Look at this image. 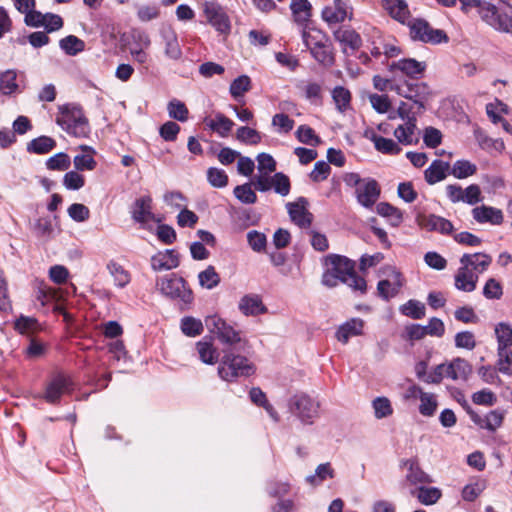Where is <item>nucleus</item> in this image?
<instances>
[{"instance_id":"13d9d810","label":"nucleus","mask_w":512,"mask_h":512,"mask_svg":"<svg viewBox=\"0 0 512 512\" xmlns=\"http://www.w3.org/2000/svg\"><path fill=\"white\" fill-rule=\"evenodd\" d=\"M27 40L34 48H41L50 42V38L46 31L33 32L27 38L24 36L18 37L15 42L20 45H25Z\"/></svg>"},{"instance_id":"864d4df0","label":"nucleus","mask_w":512,"mask_h":512,"mask_svg":"<svg viewBox=\"0 0 512 512\" xmlns=\"http://www.w3.org/2000/svg\"><path fill=\"white\" fill-rule=\"evenodd\" d=\"M203 324L201 320L191 316H186L181 319V331L184 335L189 337H196L203 332Z\"/></svg>"},{"instance_id":"cd10ccee","label":"nucleus","mask_w":512,"mask_h":512,"mask_svg":"<svg viewBox=\"0 0 512 512\" xmlns=\"http://www.w3.org/2000/svg\"><path fill=\"white\" fill-rule=\"evenodd\" d=\"M408 87L409 91L405 94V98L412 100L418 106V112L424 110V103L430 94L428 85L424 82L408 81Z\"/></svg>"},{"instance_id":"09e8293b","label":"nucleus","mask_w":512,"mask_h":512,"mask_svg":"<svg viewBox=\"0 0 512 512\" xmlns=\"http://www.w3.org/2000/svg\"><path fill=\"white\" fill-rule=\"evenodd\" d=\"M199 284L206 289H213L219 285L221 279L216 272L215 267L209 265L205 270L198 274Z\"/></svg>"},{"instance_id":"338daca9","label":"nucleus","mask_w":512,"mask_h":512,"mask_svg":"<svg viewBox=\"0 0 512 512\" xmlns=\"http://www.w3.org/2000/svg\"><path fill=\"white\" fill-rule=\"evenodd\" d=\"M272 187L281 196L288 195L291 189L289 177L282 172L275 173L272 177Z\"/></svg>"},{"instance_id":"58836bf2","label":"nucleus","mask_w":512,"mask_h":512,"mask_svg":"<svg viewBox=\"0 0 512 512\" xmlns=\"http://www.w3.org/2000/svg\"><path fill=\"white\" fill-rule=\"evenodd\" d=\"M412 495L416 496L419 502L424 505H433L441 498L442 493L436 487L420 486L412 491Z\"/></svg>"},{"instance_id":"f3484780","label":"nucleus","mask_w":512,"mask_h":512,"mask_svg":"<svg viewBox=\"0 0 512 512\" xmlns=\"http://www.w3.org/2000/svg\"><path fill=\"white\" fill-rule=\"evenodd\" d=\"M381 193L380 186L375 179L366 178L361 186L355 190L359 204L365 208H372Z\"/></svg>"},{"instance_id":"79ce46f5","label":"nucleus","mask_w":512,"mask_h":512,"mask_svg":"<svg viewBox=\"0 0 512 512\" xmlns=\"http://www.w3.org/2000/svg\"><path fill=\"white\" fill-rule=\"evenodd\" d=\"M60 48L69 56H75L84 51L85 42L75 35H68L59 41Z\"/></svg>"},{"instance_id":"412c9836","label":"nucleus","mask_w":512,"mask_h":512,"mask_svg":"<svg viewBox=\"0 0 512 512\" xmlns=\"http://www.w3.org/2000/svg\"><path fill=\"white\" fill-rule=\"evenodd\" d=\"M348 4L345 0H334L333 6H327L322 10V18L328 24H338L348 17L352 18V11L348 15Z\"/></svg>"},{"instance_id":"680f3d73","label":"nucleus","mask_w":512,"mask_h":512,"mask_svg":"<svg viewBox=\"0 0 512 512\" xmlns=\"http://www.w3.org/2000/svg\"><path fill=\"white\" fill-rule=\"evenodd\" d=\"M497 354H498V361H497L498 371L505 375L511 376L512 375V351L509 348L503 349V350L497 349Z\"/></svg>"},{"instance_id":"72a5a7b5","label":"nucleus","mask_w":512,"mask_h":512,"mask_svg":"<svg viewBox=\"0 0 512 512\" xmlns=\"http://www.w3.org/2000/svg\"><path fill=\"white\" fill-rule=\"evenodd\" d=\"M333 36L335 40L344 46H348L352 50H358L362 45V38L359 33L353 29H337Z\"/></svg>"},{"instance_id":"f257e3e1","label":"nucleus","mask_w":512,"mask_h":512,"mask_svg":"<svg viewBox=\"0 0 512 512\" xmlns=\"http://www.w3.org/2000/svg\"><path fill=\"white\" fill-rule=\"evenodd\" d=\"M327 270L322 275V284L332 288L342 282L354 291L364 294L367 290L366 280L355 271V262L346 256L329 254L325 258Z\"/></svg>"},{"instance_id":"b1692460","label":"nucleus","mask_w":512,"mask_h":512,"mask_svg":"<svg viewBox=\"0 0 512 512\" xmlns=\"http://www.w3.org/2000/svg\"><path fill=\"white\" fill-rule=\"evenodd\" d=\"M472 215L478 223L500 225L504 221L503 212L495 207L482 205L472 209Z\"/></svg>"},{"instance_id":"6e6d98bb","label":"nucleus","mask_w":512,"mask_h":512,"mask_svg":"<svg viewBox=\"0 0 512 512\" xmlns=\"http://www.w3.org/2000/svg\"><path fill=\"white\" fill-rule=\"evenodd\" d=\"M332 98L340 112H344L350 106L351 93L343 86H336L332 90Z\"/></svg>"},{"instance_id":"1a4fd4ad","label":"nucleus","mask_w":512,"mask_h":512,"mask_svg":"<svg viewBox=\"0 0 512 512\" xmlns=\"http://www.w3.org/2000/svg\"><path fill=\"white\" fill-rule=\"evenodd\" d=\"M73 391L72 378L63 372H58L47 383L43 398L47 403L55 405L60 402L64 394H71Z\"/></svg>"},{"instance_id":"e433bc0d","label":"nucleus","mask_w":512,"mask_h":512,"mask_svg":"<svg viewBox=\"0 0 512 512\" xmlns=\"http://www.w3.org/2000/svg\"><path fill=\"white\" fill-rule=\"evenodd\" d=\"M413 389L418 390L419 393V398L421 401L419 405L420 414L426 417L433 416L438 406L434 394L424 392L421 387H414Z\"/></svg>"},{"instance_id":"bf43d9fd","label":"nucleus","mask_w":512,"mask_h":512,"mask_svg":"<svg viewBox=\"0 0 512 512\" xmlns=\"http://www.w3.org/2000/svg\"><path fill=\"white\" fill-rule=\"evenodd\" d=\"M372 406L377 419H383L393 414V408L387 397H377L373 400Z\"/></svg>"},{"instance_id":"bb28decb","label":"nucleus","mask_w":512,"mask_h":512,"mask_svg":"<svg viewBox=\"0 0 512 512\" xmlns=\"http://www.w3.org/2000/svg\"><path fill=\"white\" fill-rule=\"evenodd\" d=\"M471 373V364L461 357H456L447 364V378L452 380L466 381Z\"/></svg>"},{"instance_id":"a211bd4d","label":"nucleus","mask_w":512,"mask_h":512,"mask_svg":"<svg viewBox=\"0 0 512 512\" xmlns=\"http://www.w3.org/2000/svg\"><path fill=\"white\" fill-rule=\"evenodd\" d=\"M150 262L155 272L172 270L180 265V254L175 249L158 251L151 257Z\"/></svg>"},{"instance_id":"7ed1b4c3","label":"nucleus","mask_w":512,"mask_h":512,"mask_svg":"<svg viewBox=\"0 0 512 512\" xmlns=\"http://www.w3.org/2000/svg\"><path fill=\"white\" fill-rule=\"evenodd\" d=\"M240 351L232 348L223 350L218 366V375L222 380L233 382L239 377H249L255 373V366L247 357L237 353Z\"/></svg>"},{"instance_id":"37998d69","label":"nucleus","mask_w":512,"mask_h":512,"mask_svg":"<svg viewBox=\"0 0 512 512\" xmlns=\"http://www.w3.org/2000/svg\"><path fill=\"white\" fill-rule=\"evenodd\" d=\"M416 122L417 118H412L409 120V122H405L404 125H399L395 129L394 136L400 143L404 145H410L413 143L412 137L416 129Z\"/></svg>"},{"instance_id":"c9c22d12","label":"nucleus","mask_w":512,"mask_h":512,"mask_svg":"<svg viewBox=\"0 0 512 512\" xmlns=\"http://www.w3.org/2000/svg\"><path fill=\"white\" fill-rule=\"evenodd\" d=\"M206 125L221 137H226L234 126V122L222 113H217L215 119H205Z\"/></svg>"},{"instance_id":"aec40b11","label":"nucleus","mask_w":512,"mask_h":512,"mask_svg":"<svg viewBox=\"0 0 512 512\" xmlns=\"http://www.w3.org/2000/svg\"><path fill=\"white\" fill-rule=\"evenodd\" d=\"M308 50L319 64L325 67L335 64L334 48L329 38L325 41L315 42Z\"/></svg>"},{"instance_id":"c03bdc74","label":"nucleus","mask_w":512,"mask_h":512,"mask_svg":"<svg viewBox=\"0 0 512 512\" xmlns=\"http://www.w3.org/2000/svg\"><path fill=\"white\" fill-rule=\"evenodd\" d=\"M334 477L335 471L331 467V464L327 462L318 465L315 470V474L306 477V482L313 486H317L320 485L326 479H332Z\"/></svg>"},{"instance_id":"69168bd1","label":"nucleus","mask_w":512,"mask_h":512,"mask_svg":"<svg viewBox=\"0 0 512 512\" xmlns=\"http://www.w3.org/2000/svg\"><path fill=\"white\" fill-rule=\"evenodd\" d=\"M475 136H476L479 146L482 149H485V150L494 149L498 152H501L505 148L504 142L502 140L492 139V138L488 137L482 131H476Z\"/></svg>"},{"instance_id":"4d7b16f0","label":"nucleus","mask_w":512,"mask_h":512,"mask_svg":"<svg viewBox=\"0 0 512 512\" xmlns=\"http://www.w3.org/2000/svg\"><path fill=\"white\" fill-rule=\"evenodd\" d=\"M71 165L68 154L59 152L46 160V167L52 171H65Z\"/></svg>"},{"instance_id":"c85d7f7f","label":"nucleus","mask_w":512,"mask_h":512,"mask_svg":"<svg viewBox=\"0 0 512 512\" xmlns=\"http://www.w3.org/2000/svg\"><path fill=\"white\" fill-rule=\"evenodd\" d=\"M384 6L388 10L390 16L400 22L401 24L407 25L410 20V11L405 0H383Z\"/></svg>"},{"instance_id":"c756f323","label":"nucleus","mask_w":512,"mask_h":512,"mask_svg":"<svg viewBox=\"0 0 512 512\" xmlns=\"http://www.w3.org/2000/svg\"><path fill=\"white\" fill-rule=\"evenodd\" d=\"M161 37L165 43V55L172 60H179L182 57V50L175 31L164 29L161 31Z\"/></svg>"},{"instance_id":"603ef678","label":"nucleus","mask_w":512,"mask_h":512,"mask_svg":"<svg viewBox=\"0 0 512 512\" xmlns=\"http://www.w3.org/2000/svg\"><path fill=\"white\" fill-rule=\"evenodd\" d=\"M251 89V79L247 75H241L235 78L230 84V94L233 98L243 97Z\"/></svg>"},{"instance_id":"f8f14e48","label":"nucleus","mask_w":512,"mask_h":512,"mask_svg":"<svg viewBox=\"0 0 512 512\" xmlns=\"http://www.w3.org/2000/svg\"><path fill=\"white\" fill-rule=\"evenodd\" d=\"M308 204L305 197H299L295 202L286 204L291 220L300 228H309L313 222V214L307 209Z\"/></svg>"},{"instance_id":"f03ea898","label":"nucleus","mask_w":512,"mask_h":512,"mask_svg":"<svg viewBox=\"0 0 512 512\" xmlns=\"http://www.w3.org/2000/svg\"><path fill=\"white\" fill-rule=\"evenodd\" d=\"M155 285L164 297L177 301L181 311L190 309L194 303V293L188 282L176 273L157 277Z\"/></svg>"},{"instance_id":"423d86ee","label":"nucleus","mask_w":512,"mask_h":512,"mask_svg":"<svg viewBox=\"0 0 512 512\" xmlns=\"http://www.w3.org/2000/svg\"><path fill=\"white\" fill-rule=\"evenodd\" d=\"M61 117H58L56 123L69 135L74 137H86L89 133L88 119L83 114L81 108L69 110L68 107H60Z\"/></svg>"},{"instance_id":"2f4dec72","label":"nucleus","mask_w":512,"mask_h":512,"mask_svg":"<svg viewBox=\"0 0 512 512\" xmlns=\"http://www.w3.org/2000/svg\"><path fill=\"white\" fill-rule=\"evenodd\" d=\"M56 145L57 143L52 137L42 135L28 142L26 150L31 154L43 155L51 152Z\"/></svg>"},{"instance_id":"a18cd8bd","label":"nucleus","mask_w":512,"mask_h":512,"mask_svg":"<svg viewBox=\"0 0 512 512\" xmlns=\"http://www.w3.org/2000/svg\"><path fill=\"white\" fill-rule=\"evenodd\" d=\"M169 117L180 122H186L189 118V110L184 102L172 99L167 105Z\"/></svg>"},{"instance_id":"ddd939ff","label":"nucleus","mask_w":512,"mask_h":512,"mask_svg":"<svg viewBox=\"0 0 512 512\" xmlns=\"http://www.w3.org/2000/svg\"><path fill=\"white\" fill-rule=\"evenodd\" d=\"M463 408L470 416L473 423L482 429L493 432L502 425L504 415L498 410L490 411L487 415L481 417L470 407L466 400H463Z\"/></svg>"},{"instance_id":"052dcab7","label":"nucleus","mask_w":512,"mask_h":512,"mask_svg":"<svg viewBox=\"0 0 512 512\" xmlns=\"http://www.w3.org/2000/svg\"><path fill=\"white\" fill-rule=\"evenodd\" d=\"M233 192L235 197L244 204H254L257 201V195L252 190L250 183L236 186Z\"/></svg>"},{"instance_id":"5fc2aeb1","label":"nucleus","mask_w":512,"mask_h":512,"mask_svg":"<svg viewBox=\"0 0 512 512\" xmlns=\"http://www.w3.org/2000/svg\"><path fill=\"white\" fill-rule=\"evenodd\" d=\"M296 137L299 142L310 146H318L322 142L321 138L308 125H300L296 131Z\"/></svg>"},{"instance_id":"de8ad7c7","label":"nucleus","mask_w":512,"mask_h":512,"mask_svg":"<svg viewBox=\"0 0 512 512\" xmlns=\"http://www.w3.org/2000/svg\"><path fill=\"white\" fill-rule=\"evenodd\" d=\"M476 172L477 167L475 164L468 160H457L453 164L450 174H452L457 179H465L474 175Z\"/></svg>"},{"instance_id":"a878e982","label":"nucleus","mask_w":512,"mask_h":512,"mask_svg":"<svg viewBox=\"0 0 512 512\" xmlns=\"http://www.w3.org/2000/svg\"><path fill=\"white\" fill-rule=\"evenodd\" d=\"M238 308L245 316H257L267 312L266 306L257 294L244 295L239 301Z\"/></svg>"},{"instance_id":"4be33fe9","label":"nucleus","mask_w":512,"mask_h":512,"mask_svg":"<svg viewBox=\"0 0 512 512\" xmlns=\"http://www.w3.org/2000/svg\"><path fill=\"white\" fill-rule=\"evenodd\" d=\"M364 325L361 318H351L338 327L335 337L342 344H347L350 338L363 334Z\"/></svg>"},{"instance_id":"9d476101","label":"nucleus","mask_w":512,"mask_h":512,"mask_svg":"<svg viewBox=\"0 0 512 512\" xmlns=\"http://www.w3.org/2000/svg\"><path fill=\"white\" fill-rule=\"evenodd\" d=\"M25 73L15 69L0 72V94L6 97H16L26 88Z\"/></svg>"},{"instance_id":"ea45409f","label":"nucleus","mask_w":512,"mask_h":512,"mask_svg":"<svg viewBox=\"0 0 512 512\" xmlns=\"http://www.w3.org/2000/svg\"><path fill=\"white\" fill-rule=\"evenodd\" d=\"M290 9L295 22L308 21L312 16V6L308 0H291Z\"/></svg>"},{"instance_id":"774afa93","label":"nucleus","mask_w":512,"mask_h":512,"mask_svg":"<svg viewBox=\"0 0 512 512\" xmlns=\"http://www.w3.org/2000/svg\"><path fill=\"white\" fill-rule=\"evenodd\" d=\"M483 295L487 299L498 300L503 295V287L501 283L494 279L489 278L483 288Z\"/></svg>"},{"instance_id":"5701e85b","label":"nucleus","mask_w":512,"mask_h":512,"mask_svg":"<svg viewBox=\"0 0 512 512\" xmlns=\"http://www.w3.org/2000/svg\"><path fill=\"white\" fill-rule=\"evenodd\" d=\"M401 466L407 468L406 480L412 484H430L432 483L431 477L424 472L417 458H410L401 461Z\"/></svg>"},{"instance_id":"0e129e2a","label":"nucleus","mask_w":512,"mask_h":512,"mask_svg":"<svg viewBox=\"0 0 512 512\" xmlns=\"http://www.w3.org/2000/svg\"><path fill=\"white\" fill-rule=\"evenodd\" d=\"M247 242L253 251L260 253L266 249L267 238L264 233L251 230L247 233Z\"/></svg>"},{"instance_id":"2eb2a0df","label":"nucleus","mask_w":512,"mask_h":512,"mask_svg":"<svg viewBox=\"0 0 512 512\" xmlns=\"http://www.w3.org/2000/svg\"><path fill=\"white\" fill-rule=\"evenodd\" d=\"M204 13L208 22L220 33L226 34L230 31L231 25L227 14L222 7L213 2H206Z\"/></svg>"},{"instance_id":"3c124183","label":"nucleus","mask_w":512,"mask_h":512,"mask_svg":"<svg viewBox=\"0 0 512 512\" xmlns=\"http://www.w3.org/2000/svg\"><path fill=\"white\" fill-rule=\"evenodd\" d=\"M107 269L111 273V275L114 277L115 284L120 287L124 288L129 282H130V274L127 270L123 268L122 265L115 261H110L107 264Z\"/></svg>"},{"instance_id":"6ab92c4d","label":"nucleus","mask_w":512,"mask_h":512,"mask_svg":"<svg viewBox=\"0 0 512 512\" xmlns=\"http://www.w3.org/2000/svg\"><path fill=\"white\" fill-rule=\"evenodd\" d=\"M426 70V63L417 61L414 58H403L393 61L389 65V71H400L411 79H418Z\"/></svg>"},{"instance_id":"393cba45","label":"nucleus","mask_w":512,"mask_h":512,"mask_svg":"<svg viewBox=\"0 0 512 512\" xmlns=\"http://www.w3.org/2000/svg\"><path fill=\"white\" fill-rule=\"evenodd\" d=\"M364 136L370 139L375 146V149L386 155H398L402 148L390 138L377 135L373 130L368 129L365 131Z\"/></svg>"},{"instance_id":"4c0bfd02","label":"nucleus","mask_w":512,"mask_h":512,"mask_svg":"<svg viewBox=\"0 0 512 512\" xmlns=\"http://www.w3.org/2000/svg\"><path fill=\"white\" fill-rule=\"evenodd\" d=\"M462 256H468L469 269L475 271V274L485 272L492 263V257L483 252H477L474 254H463Z\"/></svg>"},{"instance_id":"f704fd0d","label":"nucleus","mask_w":512,"mask_h":512,"mask_svg":"<svg viewBox=\"0 0 512 512\" xmlns=\"http://www.w3.org/2000/svg\"><path fill=\"white\" fill-rule=\"evenodd\" d=\"M377 213L389 220L393 227H398L403 222V212L388 202H380L376 206Z\"/></svg>"},{"instance_id":"0eeeda50","label":"nucleus","mask_w":512,"mask_h":512,"mask_svg":"<svg viewBox=\"0 0 512 512\" xmlns=\"http://www.w3.org/2000/svg\"><path fill=\"white\" fill-rule=\"evenodd\" d=\"M288 407L303 424H312L318 416L319 403L305 393L295 394L289 399Z\"/></svg>"},{"instance_id":"49530a36","label":"nucleus","mask_w":512,"mask_h":512,"mask_svg":"<svg viewBox=\"0 0 512 512\" xmlns=\"http://www.w3.org/2000/svg\"><path fill=\"white\" fill-rule=\"evenodd\" d=\"M495 334L498 342L497 349H507L512 346V327L504 322L495 327Z\"/></svg>"},{"instance_id":"20e7f679","label":"nucleus","mask_w":512,"mask_h":512,"mask_svg":"<svg viewBox=\"0 0 512 512\" xmlns=\"http://www.w3.org/2000/svg\"><path fill=\"white\" fill-rule=\"evenodd\" d=\"M409 35L413 41H418L431 45L448 43L449 37L442 29L433 28L430 23L423 18H412L407 22Z\"/></svg>"},{"instance_id":"7c9ffc66","label":"nucleus","mask_w":512,"mask_h":512,"mask_svg":"<svg viewBox=\"0 0 512 512\" xmlns=\"http://www.w3.org/2000/svg\"><path fill=\"white\" fill-rule=\"evenodd\" d=\"M448 169V162L435 159L424 172L425 181L428 184L433 185L444 180L447 176Z\"/></svg>"},{"instance_id":"4468645a","label":"nucleus","mask_w":512,"mask_h":512,"mask_svg":"<svg viewBox=\"0 0 512 512\" xmlns=\"http://www.w3.org/2000/svg\"><path fill=\"white\" fill-rule=\"evenodd\" d=\"M417 224L427 231H436L443 235H450L454 230L452 222L444 217L435 214H418L416 216Z\"/></svg>"},{"instance_id":"9b49d317","label":"nucleus","mask_w":512,"mask_h":512,"mask_svg":"<svg viewBox=\"0 0 512 512\" xmlns=\"http://www.w3.org/2000/svg\"><path fill=\"white\" fill-rule=\"evenodd\" d=\"M130 215L135 223L145 225L147 222H161L153 213V199L150 195H143L136 198L130 206Z\"/></svg>"},{"instance_id":"a19ab883","label":"nucleus","mask_w":512,"mask_h":512,"mask_svg":"<svg viewBox=\"0 0 512 512\" xmlns=\"http://www.w3.org/2000/svg\"><path fill=\"white\" fill-rule=\"evenodd\" d=\"M399 311L402 315L414 320H419L425 316V305L415 299H410L400 306Z\"/></svg>"},{"instance_id":"473e14b6","label":"nucleus","mask_w":512,"mask_h":512,"mask_svg":"<svg viewBox=\"0 0 512 512\" xmlns=\"http://www.w3.org/2000/svg\"><path fill=\"white\" fill-rule=\"evenodd\" d=\"M196 350L200 360L205 364L213 365L219 360L218 350L213 346L212 341L207 340L206 337L196 343Z\"/></svg>"},{"instance_id":"8fccbe9b","label":"nucleus","mask_w":512,"mask_h":512,"mask_svg":"<svg viewBox=\"0 0 512 512\" xmlns=\"http://www.w3.org/2000/svg\"><path fill=\"white\" fill-rule=\"evenodd\" d=\"M236 139L244 144L257 145L261 142L262 137L260 132L256 129L248 126H241L236 131Z\"/></svg>"},{"instance_id":"e2e57ef3","label":"nucleus","mask_w":512,"mask_h":512,"mask_svg":"<svg viewBox=\"0 0 512 512\" xmlns=\"http://www.w3.org/2000/svg\"><path fill=\"white\" fill-rule=\"evenodd\" d=\"M207 180L215 188H223L228 184V175L222 169L210 167L207 170Z\"/></svg>"},{"instance_id":"39448f33","label":"nucleus","mask_w":512,"mask_h":512,"mask_svg":"<svg viewBox=\"0 0 512 512\" xmlns=\"http://www.w3.org/2000/svg\"><path fill=\"white\" fill-rule=\"evenodd\" d=\"M205 323L208 329L216 334L217 338L223 344L228 345L227 348L243 350L247 345V341L240 337V332L227 324L222 318L216 315L209 316L206 318Z\"/></svg>"},{"instance_id":"6e6552de","label":"nucleus","mask_w":512,"mask_h":512,"mask_svg":"<svg viewBox=\"0 0 512 512\" xmlns=\"http://www.w3.org/2000/svg\"><path fill=\"white\" fill-rule=\"evenodd\" d=\"M383 274L387 278L378 282L377 293L381 299L389 301L400 293L405 284V278L400 270L394 266H386L383 269Z\"/></svg>"},{"instance_id":"dca6fc26","label":"nucleus","mask_w":512,"mask_h":512,"mask_svg":"<svg viewBox=\"0 0 512 512\" xmlns=\"http://www.w3.org/2000/svg\"><path fill=\"white\" fill-rule=\"evenodd\" d=\"M468 256L460 258V268L455 275V287L464 292H472L476 289L478 275L469 269Z\"/></svg>"}]
</instances>
